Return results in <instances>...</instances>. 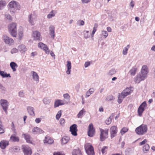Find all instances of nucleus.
Here are the masks:
<instances>
[{
	"label": "nucleus",
	"mask_w": 155,
	"mask_h": 155,
	"mask_svg": "<svg viewBox=\"0 0 155 155\" xmlns=\"http://www.w3.org/2000/svg\"><path fill=\"white\" fill-rule=\"evenodd\" d=\"M11 127H12V130L13 131L14 133L16 134V130L15 128V127L14 125V124L13 122H12V125H11Z\"/></svg>",
	"instance_id": "nucleus-51"
},
{
	"label": "nucleus",
	"mask_w": 155,
	"mask_h": 155,
	"mask_svg": "<svg viewBox=\"0 0 155 155\" xmlns=\"http://www.w3.org/2000/svg\"><path fill=\"white\" fill-rule=\"evenodd\" d=\"M41 121V118H38L35 120V122L36 123L38 124L40 123Z\"/></svg>",
	"instance_id": "nucleus-64"
},
{
	"label": "nucleus",
	"mask_w": 155,
	"mask_h": 155,
	"mask_svg": "<svg viewBox=\"0 0 155 155\" xmlns=\"http://www.w3.org/2000/svg\"><path fill=\"white\" fill-rule=\"evenodd\" d=\"M108 33L106 31H102L101 35L104 38H106L108 36Z\"/></svg>",
	"instance_id": "nucleus-39"
},
{
	"label": "nucleus",
	"mask_w": 155,
	"mask_h": 155,
	"mask_svg": "<svg viewBox=\"0 0 155 155\" xmlns=\"http://www.w3.org/2000/svg\"><path fill=\"white\" fill-rule=\"evenodd\" d=\"M94 89L93 88L90 89L86 93V97H88L94 92Z\"/></svg>",
	"instance_id": "nucleus-35"
},
{
	"label": "nucleus",
	"mask_w": 155,
	"mask_h": 155,
	"mask_svg": "<svg viewBox=\"0 0 155 155\" xmlns=\"http://www.w3.org/2000/svg\"><path fill=\"white\" fill-rule=\"evenodd\" d=\"M86 112V111L85 110L84 108H83L78 114L77 117L78 118H80L81 117H82L83 114H85Z\"/></svg>",
	"instance_id": "nucleus-36"
},
{
	"label": "nucleus",
	"mask_w": 155,
	"mask_h": 155,
	"mask_svg": "<svg viewBox=\"0 0 155 155\" xmlns=\"http://www.w3.org/2000/svg\"><path fill=\"white\" fill-rule=\"evenodd\" d=\"M8 30L10 34L14 37L17 35L16 24L15 23H12L8 26Z\"/></svg>",
	"instance_id": "nucleus-3"
},
{
	"label": "nucleus",
	"mask_w": 155,
	"mask_h": 155,
	"mask_svg": "<svg viewBox=\"0 0 155 155\" xmlns=\"http://www.w3.org/2000/svg\"><path fill=\"white\" fill-rule=\"evenodd\" d=\"M147 107V104L145 101H144L141 104L138 109V113L139 116H142L143 112Z\"/></svg>",
	"instance_id": "nucleus-8"
},
{
	"label": "nucleus",
	"mask_w": 155,
	"mask_h": 155,
	"mask_svg": "<svg viewBox=\"0 0 155 155\" xmlns=\"http://www.w3.org/2000/svg\"><path fill=\"white\" fill-rule=\"evenodd\" d=\"M130 47V45H127L126 47H125L123 50V54L124 55H126L127 53L128 49Z\"/></svg>",
	"instance_id": "nucleus-38"
},
{
	"label": "nucleus",
	"mask_w": 155,
	"mask_h": 155,
	"mask_svg": "<svg viewBox=\"0 0 155 155\" xmlns=\"http://www.w3.org/2000/svg\"><path fill=\"white\" fill-rule=\"evenodd\" d=\"M84 148L88 155H94L93 147L90 143H87L85 144Z\"/></svg>",
	"instance_id": "nucleus-5"
},
{
	"label": "nucleus",
	"mask_w": 155,
	"mask_h": 155,
	"mask_svg": "<svg viewBox=\"0 0 155 155\" xmlns=\"http://www.w3.org/2000/svg\"><path fill=\"white\" fill-rule=\"evenodd\" d=\"M67 64L66 66L67 68V70L66 71V73L67 74H69L71 73V62L69 61H67Z\"/></svg>",
	"instance_id": "nucleus-23"
},
{
	"label": "nucleus",
	"mask_w": 155,
	"mask_h": 155,
	"mask_svg": "<svg viewBox=\"0 0 155 155\" xmlns=\"http://www.w3.org/2000/svg\"><path fill=\"white\" fill-rule=\"evenodd\" d=\"M22 150L24 155H31L32 153L31 149L28 146H23Z\"/></svg>",
	"instance_id": "nucleus-11"
},
{
	"label": "nucleus",
	"mask_w": 155,
	"mask_h": 155,
	"mask_svg": "<svg viewBox=\"0 0 155 155\" xmlns=\"http://www.w3.org/2000/svg\"><path fill=\"white\" fill-rule=\"evenodd\" d=\"M97 24H95L94 25L93 30L92 31V32L94 33H95V32L97 31Z\"/></svg>",
	"instance_id": "nucleus-58"
},
{
	"label": "nucleus",
	"mask_w": 155,
	"mask_h": 155,
	"mask_svg": "<svg viewBox=\"0 0 155 155\" xmlns=\"http://www.w3.org/2000/svg\"><path fill=\"white\" fill-rule=\"evenodd\" d=\"M27 110L29 114L31 116H34L35 114L34 112V108L31 106L28 107Z\"/></svg>",
	"instance_id": "nucleus-25"
},
{
	"label": "nucleus",
	"mask_w": 155,
	"mask_h": 155,
	"mask_svg": "<svg viewBox=\"0 0 155 155\" xmlns=\"http://www.w3.org/2000/svg\"><path fill=\"white\" fill-rule=\"evenodd\" d=\"M8 6V10L11 13L17 12L20 10L21 8L20 5L14 1L10 2Z\"/></svg>",
	"instance_id": "nucleus-1"
},
{
	"label": "nucleus",
	"mask_w": 155,
	"mask_h": 155,
	"mask_svg": "<svg viewBox=\"0 0 155 155\" xmlns=\"http://www.w3.org/2000/svg\"><path fill=\"white\" fill-rule=\"evenodd\" d=\"M9 142L6 140H3L0 142V147L2 149H4L9 145Z\"/></svg>",
	"instance_id": "nucleus-20"
},
{
	"label": "nucleus",
	"mask_w": 155,
	"mask_h": 155,
	"mask_svg": "<svg viewBox=\"0 0 155 155\" xmlns=\"http://www.w3.org/2000/svg\"><path fill=\"white\" fill-rule=\"evenodd\" d=\"M124 97H123L120 94H119L118 99V102L119 104L121 103L122 101L123 100L124 98Z\"/></svg>",
	"instance_id": "nucleus-50"
},
{
	"label": "nucleus",
	"mask_w": 155,
	"mask_h": 155,
	"mask_svg": "<svg viewBox=\"0 0 155 155\" xmlns=\"http://www.w3.org/2000/svg\"><path fill=\"white\" fill-rule=\"evenodd\" d=\"M18 50L21 53L25 52L27 50L25 45H19L18 46Z\"/></svg>",
	"instance_id": "nucleus-27"
},
{
	"label": "nucleus",
	"mask_w": 155,
	"mask_h": 155,
	"mask_svg": "<svg viewBox=\"0 0 155 155\" xmlns=\"http://www.w3.org/2000/svg\"><path fill=\"white\" fill-rule=\"evenodd\" d=\"M95 133V129L94 128L92 124H90L88 127V136L90 137H92Z\"/></svg>",
	"instance_id": "nucleus-14"
},
{
	"label": "nucleus",
	"mask_w": 155,
	"mask_h": 155,
	"mask_svg": "<svg viewBox=\"0 0 155 155\" xmlns=\"http://www.w3.org/2000/svg\"><path fill=\"white\" fill-rule=\"evenodd\" d=\"M3 40L5 43L9 46L11 45L14 43V40L6 35L3 36Z\"/></svg>",
	"instance_id": "nucleus-9"
},
{
	"label": "nucleus",
	"mask_w": 155,
	"mask_h": 155,
	"mask_svg": "<svg viewBox=\"0 0 155 155\" xmlns=\"http://www.w3.org/2000/svg\"><path fill=\"white\" fill-rule=\"evenodd\" d=\"M150 149V147L148 144H145L143 147V150L144 153H147L149 151Z\"/></svg>",
	"instance_id": "nucleus-34"
},
{
	"label": "nucleus",
	"mask_w": 155,
	"mask_h": 155,
	"mask_svg": "<svg viewBox=\"0 0 155 155\" xmlns=\"http://www.w3.org/2000/svg\"><path fill=\"white\" fill-rule=\"evenodd\" d=\"M17 133L16 134L14 133L12 134L10 137V140L13 142H18L19 141V138L18 136H16Z\"/></svg>",
	"instance_id": "nucleus-22"
},
{
	"label": "nucleus",
	"mask_w": 155,
	"mask_h": 155,
	"mask_svg": "<svg viewBox=\"0 0 155 155\" xmlns=\"http://www.w3.org/2000/svg\"><path fill=\"white\" fill-rule=\"evenodd\" d=\"M54 155H65L64 153H62L61 152H54Z\"/></svg>",
	"instance_id": "nucleus-63"
},
{
	"label": "nucleus",
	"mask_w": 155,
	"mask_h": 155,
	"mask_svg": "<svg viewBox=\"0 0 155 155\" xmlns=\"http://www.w3.org/2000/svg\"><path fill=\"white\" fill-rule=\"evenodd\" d=\"M117 127L115 126H113L111 127L110 129V132L111 134V137L112 138L115 137L117 133Z\"/></svg>",
	"instance_id": "nucleus-17"
},
{
	"label": "nucleus",
	"mask_w": 155,
	"mask_h": 155,
	"mask_svg": "<svg viewBox=\"0 0 155 155\" xmlns=\"http://www.w3.org/2000/svg\"><path fill=\"white\" fill-rule=\"evenodd\" d=\"M0 89L3 91H6V88L4 87L2 84H0Z\"/></svg>",
	"instance_id": "nucleus-61"
},
{
	"label": "nucleus",
	"mask_w": 155,
	"mask_h": 155,
	"mask_svg": "<svg viewBox=\"0 0 155 155\" xmlns=\"http://www.w3.org/2000/svg\"><path fill=\"white\" fill-rule=\"evenodd\" d=\"M70 140V138L68 136L63 137L61 139V144H65L67 143Z\"/></svg>",
	"instance_id": "nucleus-29"
},
{
	"label": "nucleus",
	"mask_w": 155,
	"mask_h": 155,
	"mask_svg": "<svg viewBox=\"0 0 155 155\" xmlns=\"http://www.w3.org/2000/svg\"><path fill=\"white\" fill-rule=\"evenodd\" d=\"M70 131L71 132V134L74 136H76L77 135V126L76 124H74L70 127Z\"/></svg>",
	"instance_id": "nucleus-15"
},
{
	"label": "nucleus",
	"mask_w": 155,
	"mask_h": 155,
	"mask_svg": "<svg viewBox=\"0 0 155 155\" xmlns=\"http://www.w3.org/2000/svg\"><path fill=\"white\" fill-rule=\"evenodd\" d=\"M6 5V2L5 1L1 0L0 1V10L2 9Z\"/></svg>",
	"instance_id": "nucleus-40"
},
{
	"label": "nucleus",
	"mask_w": 155,
	"mask_h": 155,
	"mask_svg": "<svg viewBox=\"0 0 155 155\" xmlns=\"http://www.w3.org/2000/svg\"><path fill=\"white\" fill-rule=\"evenodd\" d=\"M148 73V69L147 65H143L142 67L141 74L145 78L147 77V74Z\"/></svg>",
	"instance_id": "nucleus-12"
},
{
	"label": "nucleus",
	"mask_w": 155,
	"mask_h": 155,
	"mask_svg": "<svg viewBox=\"0 0 155 155\" xmlns=\"http://www.w3.org/2000/svg\"><path fill=\"white\" fill-rule=\"evenodd\" d=\"M44 143L52 144L53 143L54 140L51 137L46 136L45 137V139L44 140Z\"/></svg>",
	"instance_id": "nucleus-24"
},
{
	"label": "nucleus",
	"mask_w": 155,
	"mask_h": 155,
	"mask_svg": "<svg viewBox=\"0 0 155 155\" xmlns=\"http://www.w3.org/2000/svg\"><path fill=\"white\" fill-rule=\"evenodd\" d=\"M23 32L22 29L20 28L18 30V36L20 39H21L23 36Z\"/></svg>",
	"instance_id": "nucleus-48"
},
{
	"label": "nucleus",
	"mask_w": 155,
	"mask_h": 155,
	"mask_svg": "<svg viewBox=\"0 0 155 155\" xmlns=\"http://www.w3.org/2000/svg\"><path fill=\"white\" fill-rule=\"evenodd\" d=\"M128 128L125 127H123L120 130V133L121 134V135H123L126 132H127L128 131Z\"/></svg>",
	"instance_id": "nucleus-43"
},
{
	"label": "nucleus",
	"mask_w": 155,
	"mask_h": 155,
	"mask_svg": "<svg viewBox=\"0 0 155 155\" xmlns=\"http://www.w3.org/2000/svg\"><path fill=\"white\" fill-rule=\"evenodd\" d=\"M43 103L45 105L48 104L50 102V100L48 97H45L43 99Z\"/></svg>",
	"instance_id": "nucleus-42"
},
{
	"label": "nucleus",
	"mask_w": 155,
	"mask_h": 155,
	"mask_svg": "<svg viewBox=\"0 0 155 155\" xmlns=\"http://www.w3.org/2000/svg\"><path fill=\"white\" fill-rule=\"evenodd\" d=\"M32 35L35 41H40L41 40V34L39 31H33Z\"/></svg>",
	"instance_id": "nucleus-13"
},
{
	"label": "nucleus",
	"mask_w": 155,
	"mask_h": 155,
	"mask_svg": "<svg viewBox=\"0 0 155 155\" xmlns=\"http://www.w3.org/2000/svg\"><path fill=\"white\" fill-rule=\"evenodd\" d=\"M0 104L4 111L6 114H8L7 110L9 106V102L5 99H1L0 100Z\"/></svg>",
	"instance_id": "nucleus-6"
},
{
	"label": "nucleus",
	"mask_w": 155,
	"mask_h": 155,
	"mask_svg": "<svg viewBox=\"0 0 155 155\" xmlns=\"http://www.w3.org/2000/svg\"><path fill=\"white\" fill-rule=\"evenodd\" d=\"M28 18L29 23L32 25H34L37 21V15L35 12H33L30 14Z\"/></svg>",
	"instance_id": "nucleus-4"
},
{
	"label": "nucleus",
	"mask_w": 155,
	"mask_h": 155,
	"mask_svg": "<svg viewBox=\"0 0 155 155\" xmlns=\"http://www.w3.org/2000/svg\"><path fill=\"white\" fill-rule=\"evenodd\" d=\"M62 112V111L61 110H60V111H58L56 116V118L57 120H59L61 115Z\"/></svg>",
	"instance_id": "nucleus-47"
},
{
	"label": "nucleus",
	"mask_w": 155,
	"mask_h": 155,
	"mask_svg": "<svg viewBox=\"0 0 155 155\" xmlns=\"http://www.w3.org/2000/svg\"><path fill=\"white\" fill-rule=\"evenodd\" d=\"M108 129L105 130L100 129L101 132L100 140L101 141H104L108 137Z\"/></svg>",
	"instance_id": "nucleus-7"
},
{
	"label": "nucleus",
	"mask_w": 155,
	"mask_h": 155,
	"mask_svg": "<svg viewBox=\"0 0 155 155\" xmlns=\"http://www.w3.org/2000/svg\"><path fill=\"white\" fill-rule=\"evenodd\" d=\"M20 150L19 147L18 146H15L11 148L10 150L13 152H17Z\"/></svg>",
	"instance_id": "nucleus-44"
},
{
	"label": "nucleus",
	"mask_w": 155,
	"mask_h": 155,
	"mask_svg": "<svg viewBox=\"0 0 155 155\" xmlns=\"http://www.w3.org/2000/svg\"><path fill=\"white\" fill-rule=\"evenodd\" d=\"M117 72L115 68H112L108 71L107 74L109 76H112Z\"/></svg>",
	"instance_id": "nucleus-33"
},
{
	"label": "nucleus",
	"mask_w": 155,
	"mask_h": 155,
	"mask_svg": "<svg viewBox=\"0 0 155 155\" xmlns=\"http://www.w3.org/2000/svg\"><path fill=\"white\" fill-rule=\"evenodd\" d=\"M55 13L53 11H51L47 15V18L48 19L51 18L55 16Z\"/></svg>",
	"instance_id": "nucleus-37"
},
{
	"label": "nucleus",
	"mask_w": 155,
	"mask_h": 155,
	"mask_svg": "<svg viewBox=\"0 0 155 155\" xmlns=\"http://www.w3.org/2000/svg\"><path fill=\"white\" fill-rule=\"evenodd\" d=\"M145 79V78L141 74H139L136 76L135 78L134 81L136 83H139L140 81L144 80Z\"/></svg>",
	"instance_id": "nucleus-19"
},
{
	"label": "nucleus",
	"mask_w": 155,
	"mask_h": 155,
	"mask_svg": "<svg viewBox=\"0 0 155 155\" xmlns=\"http://www.w3.org/2000/svg\"><path fill=\"white\" fill-rule=\"evenodd\" d=\"M22 135L24 136L25 139L27 143H31V138L30 135L27 134H23Z\"/></svg>",
	"instance_id": "nucleus-26"
},
{
	"label": "nucleus",
	"mask_w": 155,
	"mask_h": 155,
	"mask_svg": "<svg viewBox=\"0 0 155 155\" xmlns=\"http://www.w3.org/2000/svg\"><path fill=\"white\" fill-rule=\"evenodd\" d=\"M77 24L79 25H83L84 24V22L83 20H79L78 21Z\"/></svg>",
	"instance_id": "nucleus-56"
},
{
	"label": "nucleus",
	"mask_w": 155,
	"mask_h": 155,
	"mask_svg": "<svg viewBox=\"0 0 155 155\" xmlns=\"http://www.w3.org/2000/svg\"><path fill=\"white\" fill-rule=\"evenodd\" d=\"M108 147L107 146H104L101 149V152L103 154H106L108 150Z\"/></svg>",
	"instance_id": "nucleus-46"
},
{
	"label": "nucleus",
	"mask_w": 155,
	"mask_h": 155,
	"mask_svg": "<svg viewBox=\"0 0 155 155\" xmlns=\"http://www.w3.org/2000/svg\"><path fill=\"white\" fill-rule=\"evenodd\" d=\"M10 65L13 71H16V69L15 68H17L18 66L17 64L14 62H11L10 63Z\"/></svg>",
	"instance_id": "nucleus-31"
},
{
	"label": "nucleus",
	"mask_w": 155,
	"mask_h": 155,
	"mask_svg": "<svg viewBox=\"0 0 155 155\" xmlns=\"http://www.w3.org/2000/svg\"><path fill=\"white\" fill-rule=\"evenodd\" d=\"M65 122L64 119V118H61L60 120V123L62 125H64Z\"/></svg>",
	"instance_id": "nucleus-62"
},
{
	"label": "nucleus",
	"mask_w": 155,
	"mask_h": 155,
	"mask_svg": "<svg viewBox=\"0 0 155 155\" xmlns=\"http://www.w3.org/2000/svg\"><path fill=\"white\" fill-rule=\"evenodd\" d=\"M43 50L45 52L46 54H49L50 53V50L47 46L44 48Z\"/></svg>",
	"instance_id": "nucleus-54"
},
{
	"label": "nucleus",
	"mask_w": 155,
	"mask_h": 155,
	"mask_svg": "<svg viewBox=\"0 0 155 155\" xmlns=\"http://www.w3.org/2000/svg\"><path fill=\"white\" fill-rule=\"evenodd\" d=\"M5 130L2 126L0 124V134L4 133L5 132Z\"/></svg>",
	"instance_id": "nucleus-57"
},
{
	"label": "nucleus",
	"mask_w": 155,
	"mask_h": 155,
	"mask_svg": "<svg viewBox=\"0 0 155 155\" xmlns=\"http://www.w3.org/2000/svg\"><path fill=\"white\" fill-rule=\"evenodd\" d=\"M114 97L111 95H110L107 96L106 98V100L107 101H113L114 100Z\"/></svg>",
	"instance_id": "nucleus-49"
},
{
	"label": "nucleus",
	"mask_w": 155,
	"mask_h": 155,
	"mask_svg": "<svg viewBox=\"0 0 155 155\" xmlns=\"http://www.w3.org/2000/svg\"><path fill=\"white\" fill-rule=\"evenodd\" d=\"M131 90L129 88H127L124 90L120 94L123 97L125 98L127 96L131 93Z\"/></svg>",
	"instance_id": "nucleus-16"
},
{
	"label": "nucleus",
	"mask_w": 155,
	"mask_h": 155,
	"mask_svg": "<svg viewBox=\"0 0 155 155\" xmlns=\"http://www.w3.org/2000/svg\"><path fill=\"white\" fill-rule=\"evenodd\" d=\"M148 142V140L147 139H145L143 141L139 143L140 145H142Z\"/></svg>",
	"instance_id": "nucleus-59"
},
{
	"label": "nucleus",
	"mask_w": 155,
	"mask_h": 155,
	"mask_svg": "<svg viewBox=\"0 0 155 155\" xmlns=\"http://www.w3.org/2000/svg\"><path fill=\"white\" fill-rule=\"evenodd\" d=\"M113 117V115H111V116L106 120L105 121V123L109 125L111 123Z\"/></svg>",
	"instance_id": "nucleus-41"
},
{
	"label": "nucleus",
	"mask_w": 155,
	"mask_h": 155,
	"mask_svg": "<svg viewBox=\"0 0 155 155\" xmlns=\"http://www.w3.org/2000/svg\"><path fill=\"white\" fill-rule=\"evenodd\" d=\"M38 46L39 48L43 50L47 46V45L44 44L42 42H40L38 44Z\"/></svg>",
	"instance_id": "nucleus-45"
},
{
	"label": "nucleus",
	"mask_w": 155,
	"mask_h": 155,
	"mask_svg": "<svg viewBox=\"0 0 155 155\" xmlns=\"http://www.w3.org/2000/svg\"><path fill=\"white\" fill-rule=\"evenodd\" d=\"M55 27L53 26H51L49 28V34L51 38L54 39L55 36L54 33Z\"/></svg>",
	"instance_id": "nucleus-21"
},
{
	"label": "nucleus",
	"mask_w": 155,
	"mask_h": 155,
	"mask_svg": "<svg viewBox=\"0 0 155 155\" xmlns=\"http://www.w3.org/2000/svg\"><path fill=\"white\" fill-rule=\"evenodd\" d=\"M68 103V102L64 99L63 100L59 99L56 100L54 101V107H58L59 106L66 104Z\"/></svg>",
	"instance_id": "nucleus-10"
},
{
	"label": "nucleus",
	"mask_w": 155,
	"mask_h": 155,
	"mask_svg": "<svg viewBox=\"0 0 155 155\" xmlns=\"http://www.w3.org/2000/svg\"><path fill=\"white\" fill-rule=\"evenodd\" d=\"M18 50L16 48H13L11 51V52L12 54H15L17 53L18 52Z\"/></svg>",
	"instance_id": "nucleus-52"
},
{
	"label": "nucleus",
	"mask_w": 155,
	"mask_h": 155,
	"mask_svg": "<svg viewBox=\"0 0 155 155\" xmlns=\"http://www.w3.org/2000/svg\"><path fill=\"white\" fill-rule=\"evenodd\" d=\"M137 68L135 66L132 67L131 69L129 71V72L131 75H134L137 72Z\"/></svg>",
	"instance_id": "nucleus-32"
},
{
	"label": "nucleus",
	"mask_w": 155,
	"mask_h": 155,
	"mask_svg": "<svg viewBox=\"0 0 155 155\" xmlns=\"http://www.w3.org/2000/svg\"><path fill=\"white\" fill-rule=\"evenodd\" d=\"M5 17L9 20H12V17L8 14H5Z\"/></svg>",
	"instance_id": "nucleus-53"
},
{
	"label": "nucleus",
	"mask_w": 155,
	"mask_h": 155,
	"mask_svg": "<svg viewBox=\"0 0 155 155\" xmlns=\"http://www.w3.org/2000/svg\"><path fill=\"white\" fill-rule=\"evenodd\" d=\"M63 97L64 98L67 100H69L70 98V96L69 94H63Z\"/></svg>",
	"instance_id": "nucleus-55"
},
{
	"label": "nucleus",
	"mask_w": 155,
	"mask_h": 155,
	"mask_svg": "<svg viewBox=\"0 0 155 155\" xmlns=\"http://www.w3.org/2000/svg\"><path fill=\"white\" fill-rule=\"evenodd\" d=\"M32 74L33 78L34 81L38 82L39 80V76L37 74L35 71L31 72Z\"/></svg>",
	"instance_id": "nucleus-28"
},
{
	"label": "nucleus",
	"mask_w": 155,
	"mask_h": 155,
	"mask_svg": "<svg viewBox=\"0 0 155 155\" xmlns=\"http://www.w3.org/2000/svg\"><path fill=\"white\" fill-rule=\"evenodd\" d=\"M72 155H82L81 150L78 148L74 149L72 153Z\"/></svg>",
	"instance_id": "nucleus-30"
},
{
	"label": "nucleus",
	"mask_w": 155,
	"mask_h": 155,
	"mask_svg": "<svg viewBox=\"0 0 155 155\" xmlns=\"http://www.w3.org/2000/svg\"><path fill=\"white\" fill-rule=\"evenodd\" d=\"M32 132L34 134H38L44 133V131L37 127H34L32 130Z\"/></svg>",
	"instance_id": "nucleus-18"
},
{
	"label": "nucleus",
	"mask_w": 155,
	"mask_h": 155,
	"mask_svg": "<svg viewBox=\"0 0 155 155\" xmlns=\"http://www.w3.org/2000/svg\"><path fill=\"white\" fill-rule=\"evenodd\" d=\"M147 130V125L144 124H142L135 129V131L137 134L142 135L146 133Z\"/></svg>",
	"instance_id": "nucleus-2"
},
{
	"label": "nucleus",
	"mask_w": 155,
	"mask_h": 155,
	"mask_svg": "<svg viewBox=\"0 0 155 155\" xmlns=\"http://www.w3.org/2000/svg\"><path fill=\"white\" fill-rule=\"evenodd\" d=\"M18 95L20 97H24L25 95L24 92L22 91H20L18 93Z\"/></svg>",
	"instance_id": "nucleus-60"
}]
</instances>
